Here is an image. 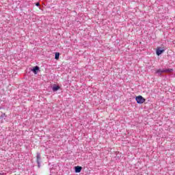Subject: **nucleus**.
Wrapping results in <instances>:
<instances>
[{"label": "nucleus", "mask_w": 175, "mask_h": 175, "mask_svg": "<svg viewBox=\"0 0 175 175\" xmlns=\"http://www.w3.org/2000/svg\"><path fill=\"white\" fill-rule=\"evenodd\" d=\"M135 100L139 105H142L146 102V99L142 96H137Z\"/></svg>", "instance_id": "f03ea898"}, {"label": "nucleus", "mask_w": 175, "mask_h": 175, "mask_svg": "<svg viewBox=\"0 0 175 175\" xmlns=\"http://www.w3.org/2000/svg\"><path fill=\"white\" fill-rule=\"evenodd\" d=\"M31 70L32 72H34V75H38V70H39V66H36Z\"/></svg>", "instance_id": "7ed1b4c3"}, {"label": "nucleus", "mask_w": 175, "mask_h": 175, "mask_svg": "<svg viewBox=\"0 0 175 175\" xmlns=\"http://www.w3.org/2000/svg\"><path fill=\"white\" fill-rule=\"evenodd\" d=\"M59 53H56L55 55V59H59Z\"/></svg>", "instance_id": "6e6552de"}, {"label": "nucleus", "mask_w": 175, "mask_h": 175, "mask_svg": "<svg viewBox=\"0 0 175 175\" xmlns=\"http://www.w3.org/2000/svg\"><path fill=\"white\" fill-rule=\"evenodd\" d=\"M59 85H54L52 88L53 92H55V91H58L59 90Z\"/></svg>", "instance_id": "423d86ee"}, {"label": "nucleus", "mask_w": 175, "mask_h": 175, "mask_svg": "<svg viewBox=\"0 0 175 175\" xmlns=\"http://www.w3.org/2000/svg\"><path fill=\"white\" fill-rule=\"evenodd\" d=\"M165 50H161L159 48L157 49L156 51V53L157 55H161V54H162V53H164Z\"/></svg>", "instance_id": "20e7f679"}, {"label": "nucleus", "mask_w": 175, "mask_h": 175, "mask_svg": "<svg viewBox=\"0 0 175 175\" xmlns=\"http://www.w3.org/2000/svg\"><path fill=\"white\" fill-rule=\"evenodd\" d=\"M75 169V173H80V172H81L82 167L80 166H76Z\"/></svg>", "instance_id": "39448f33"}, {"label": "nucleus", "mask_w": 175, "mask_h": 175, "mask_svg": "<svg viewBox=\"0 0 175 175\" xmlns=\"http://www.w3.org/2000/svg\"><path fill=\"white\" fill-rule=\"evenodd\" d=\"M36 6H40V3L39 2L36 3Z\"/></svg>", "instance_id": "1a4fd4ad"}, {"label": "nucleus", "mask_w": 175, "mask_h": 175, "mask_svg": "<svg viewBox=\"0 0 175 175\" xmlns=\"http://www.w3.org/2000/svg\"><path fill=\"white\" fill-rule=\"evenodd\" d=\"M37 162H38V164L39 165V159H40V153H37Z\"/></svg>", "instance_id": "0eeeda50"}, {"label": "nucleus", "mask_w": 175, "mask_h": 175, "mask_svg": "<svg viewBox=\"0 0 175 175\" xmlns=\"http://www.w3.org/2000/svg\"><path fill=\"white\" fill-rule=\"evenodd\" d=\"M173 72V69H159L156 71V73L159 75V76H161L162 73H166V72Z\"/></svg>", "instance_id": "f257e3e1"}]
</instances>
